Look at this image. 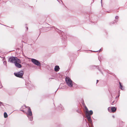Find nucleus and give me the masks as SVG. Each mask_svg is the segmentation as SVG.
Here are the masks:
<instances>
[{"instance_id":"1","label":"nucleus","mask_w":127,"mask_h":127,"mask_svg":"<svg viewBox=\"0 0 127 127\" xmlns=\"http://www.w3.org/2000/svg\"><path fill=\"white\" fill-rule=\"evenodd\" d=\"M9 61L11 62L14 63L16 67L19 68H21L22 67L21 65L19 64L21 63V61L17 58L11 57L10 58Z\"/></svg>"},{"instance_id":"2","label":"nucleus","mask_w":127,"mask_h":127,"mask_svg":"<svg viewBox=\"0 0 127 127\" xmlns=\"http://www.w3.org/2000/svg\"><path fill=\"white\" fill-rule=\"evenodd\" d=\"M85 109L86 110L85 113L86 116L87 117L89 122L91 123L92 121L91 119V116L93 114V112L92 110H90L89 111L88 108L86 106L85 107Z\"/></svg>"},{"instance_id":"3","label":"nucleus","mask_w":127,"mask_h":127,"mask_svg":"<svg viewBox=\"0 0 127 127\" xmlns=\"http://www.w3.org/2000/svg\"><path fill=\"white\" fill-rule=\"evenodd\" d=\"M66 82L67 85L70 87H72L73 86V82L71 79L68 77L65 78Z\"/></svg>"},{"instance_id":"4","label":"nucleus","mask_w":127,"mask_h":127,"mask_svg":"<svg viewBox=\"0 0 127 127\" xmlns=\"http://www.w3.org/2000/svg\"><path fill=\"white\" fill-rule=\"evenodd\" d=\"M15 75L17 77L22 78L24 74L23 71H21L17 73H14Z\"/></svg>"},{"instance_id":"5","label":"nucleus","mask_w":127,"mask_h":127,"mask_svg":"<svg viewBox=\"0 0 127 127\" xmlns=\"http://www.w3.org/2000/svg\"><path fill=\"white\" fill-rule=\"evenodd\" d=\"M31 61L32 63L37 66H40V63L36 59H31Z\"/></svg>"},{"instance_id":"6","label":"nucleus","mask_w":127,"mask_h":127,"mask_svg":"<svg viewBox=\"0 0 127 127\" xmlns=\"http://www.w3.org/2000/svg\"><path fill=\"white\" fill-rule=\"evenodd\" d=\"M27 114L28 117H29V116H32V112L31 110V109L29 107H28V110L27 113Z\"/></svg>"},{"instance_id":"7","label":"nucleus","mask_w":127,"mask_h":127,"mask_svg":"<svg viewBox=\"0 0 127 127\" xmlns=\"http://www.w3.org/2000/svg\"><path fill=\"white\" fill-rule=\"evenodd\" d=\"M60 68L59 66L56 65L55 66L54 68V70L56 72L59 71Z\"/></svg>"},{"instance_id":"8","label":"nucleus","mask_w":127,"mask_h":127,"mask_svg":"<svg viewBox=\"0 0 127 127\" xmlns=\"http://www.w3.org/2000/svg\"><path fill=\"white\" fill-rule=\"evenodd\" d=\"M117 108L115 107H112L111 108V111L112 112H115Z\"/></svg>"},{"instance_id":"9","label":"nucleus","mask_w":127,"mask_h":127,"mask_svg":"<svg viewBox=\"0 0 127 127\" xmlns=\"http://www.w3.org/2000/svg\"><path fill=\"white\" fill-rule=\"evenodd\" d=\"M4 116L5 118H7L8 117L7 114L6 112H4Z\"/></svg>"},{"instance_id":"10","label":"nucleus","mask_w":127,"mask_h":127,"mask_svg":"<svg viewBox=\"0 0 127 127\" xmlns=\"http://www.w3.org/2000/svg\"><path fill=\"white\" fill-rule=\"evenodd\" d=\"M29 116H29V117H28V118H29L30 120L31 121H32L33 120V117H32V116H31V117H29Z\"/></svg>"},{"instance_id":"11","label":"nucleus","mask_w":127,"mask_h":127,"mask_svg":"<svg viewBox=\"0 0 127 127\" xmlns=\"http://www.w3.org/2000/svg\"><path fill=\"white\" fill-rule=\"evenodd\" d=\"M108 110L109 112H111V107H108Z\"/></svg>"},{"instance_id":"12","label":"nucleus","mask_w":127,"mask_h":127,"mask_svg":"<svg viewBox=\"0 0 127 127\" xmlns=\"http://www.w3.org/2000/svg\"><path fill=\"white\" fill-rule=\"evenodd\" d=\"M119 84L120 85V88L122 90L123 89H122L123 88V86L122 85H121V84L120 82H119Z\"/></svg>"},{"instance_id":"13","label":"nucleus","mask_w":127,"mask_h":127,"mask_svg":"<svg viewBox=\"0 0 127 127\" xmlns=\"http://www.w3.org/2000/svg\"><path fill=\"white\" fill-rule=\"evenodd\" d=\"M119 17L118 16H116V17H115V18L116 19H118V18Z\"/></svg>"},{"instance_id":"14","label":"nucleus","mask_w":127,"mask_h":127,"mask_svg":"<svg viewBox=\"0 0 127 127\" xmlns=\"http://www.w3.org/2000/svg\"><path fill=\"white\" fill-rule=\"evenodd\" d=\"M3 63H4V64H6V62H3Z\"/></svg>"},{"instance_id":"15","label":"nucleus","mask_w":127,"mask_h":127,"mask_svg":"<svg viewBox=\"0 0 127 127\" xmlns=\"http://www.w3.org/2000/svg\"><path fill=\"white\" fill-rule=\"evenodd\" d=\"M102 50H101V49H100V50H99V52H100V51H101Z\"/></svg>"},{"instance_id":"16","label":"nucleus","mask_w":127,"mask_h":127,"mask_svg":"<svg viewBox=\"0 0 127 127\" xmlns=\"http://www.w3.org/2000/svg\"><path fill=\"white\" fill-rule=\"evenodd\" d=\"M1 103H2L1 102H0V104H1Z\"/></svg>"},{"instance_id":"17","label":"nucleus","mask_w":127,"mask_h":127,"mask_svg":"<svg viewBox=\"0 0 127 127\" xmlns=\"http://www.w3.org/2000/svg\"><path fill=\"white\" fill-rule=\"evenodd\" d=\"M97 83L98 82V80H97Z\"/></svg>"}]
</instances>
